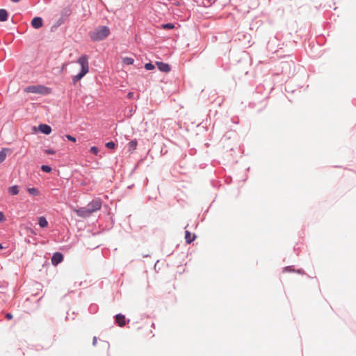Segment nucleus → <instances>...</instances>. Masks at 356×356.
<instances>
[{
    "mask_svg": "<svg viewBox=\"0 0 356 356\" xmlns=\"http://www.w3.org/2000/svg\"><path fill=\"white\" fill-rule=\"evenodd\" d=\"M76 63L79 65L80 70L77 74L72 77V81L74 84H76L89 72L88 56L86 55L81 56L79 58H78Z\"/></svg>",
    "mask_w": 356,
    "mask_h": 356,
    "instance_id": "nucleus-1",
    "label": "nucleus"
},
{
    "mask_svg": "<svg viewBox=\"0 0 356 356\" xmlns=\"http://www.w3.org/2000/svg\"><path fill=\"white\" fill-rule=\"evenodd\" d=\"M110 29L106 26H100L90 33L92 41L99 42L105 40L110 35Z\"/></svg>",
    "mask_w": 356,
    "mask_h": 356,
    "instance_id": "nucleus-2",
    "label": "nucleus"
},
{
    "mask_svg": "<svg viewBox=\"0 0 356 356\" xmlns=\"http://www.w3.org/2000/svg\"><path fill=\"white\" fill-rule=\"evenodd\" d=\"M26 92L47 95L51 92V90L42 86H29L24 89Z\"/></svg>",
    "mask_w": 356,
    "mask_h": 356,
    "instance_id": "nucleus-3",
    "label": "nucleus"
},
{
    "mask_svg": "<svg viewBox=\"0 0 356 356\" xmlns=\"http://www.w3.org/2000/svg\"><path fill=\"white\" fill-rule=\"evenodd\" d=\"M38 129L40 132L45 134V135H49L51 133V127L46 124H40L38 126Z\"/></svg>",
    "mask_w": 356,
    "mask_h": 356,
    "instance_id": "nucleus-4",
    "label": "nucleus"
},
{
    "mask_svg": "<svg viewBox=\"0 0 356 356\" xmlns=\"http://www.w3.org/2000/svg\"><path fill=\"white\" fill-rule=\"evenodd\" d=\"M89 207L90 208L88 209V213L95 211L101 208V202L99 200H95Z\"/></svg>",
    "mask_w": 356,
    "mask_h": 356,
    "instance_id": "nucleus-5",
    "label": "nucleus"
},
{
    "mask_svg": "<svg viewBox=\"0 0 356 356\" xmlns=\"http://www.w3.org/2000/svg\"><path fill=\"white\" fill-rule=\"evenodd\" d=\"M43 22L41 17H35L31 21V26L34 29H40L42 26Z\"/></svg>",
    "mask_w": 356,
    "mask_h": 356,
    "instance_id": "nucleus-6",
    "label": "nucleus"
},
{
    "mask_svg": "<svg viewBox=\"0 0 356 356\" xmlns=\"http://www.w3.org/2000/svg\"><path fill=\"white\" fill-rule=\"evenodd\" d=\"M63 255L60 253L57 252L53 255L51 258V262L54 265H58L63 261Z\"/></svg>",
    "mask_w": 356,
    "mask_h": 356,
    "instance_id": "nucleus-7",
    "label": "nucleus"
},
{
    "mask_svg": "<svg viewBox=\"0 0 356 356\" xmlns=\"http://www.w3.org/2000/svg\"><path fill=\"white\" fill-rule=\"evenodd\" d=\"M156 65L161 72H168L170 70V65L167 63L157 62Z\"/></svg>",
    "mask_w": 356,
    "mask_h": 356,
    "instance_id": "nucleus-8",
    "label": "nucleus"
},
{
    "mask_svg": "<svg viewBox=\"0 0 356 356\" xmlns=\"http://www.w3.org/2000/svg\"><path fill=\"white\" fill-rule=\"evenodd\" d=\"M8 193L12 195H16L19 192V186L17 185L12 186L8 188Z\"/></svg>",
    "mask_w": 356,
    "mask_h": 356,
    "instance_id": "nucleus-9",
    "label": "nucleus"
},
{
    "mask_svg": "<svg viewBox=\"0 0 356 356\" xmlns=\"http://www.w3.org/2000/svg\"><path fill=\"white\" fill-rule=\"evenodd\" d=\"M27 191H28L29 194L31 196H38L40 194L39 190L34 187L28 188Z\"/></svg>",
    "mask_w": 356,
    "mask_h": 356,
    "instance_id": "nucleus-10",
    "label": "nucleus"
},
{
    "mask_svg": "<svg viewBox=\"0 0 356 356\" xmlns=\"http://www.w3.org/2000/svg\"><path fill=\"white\" fill-rule=\"evenodd\" d=\"M8 19V13L5 9H0V22H5Z\"/></svg>",
    "mask_w": 356,
    "mask_h": 356,
    "instance_id": "nucleus-11",
    "label": "nucleus"
},
{
    "mask_svg": "<svg viewBox=\"0 0 356 356\" xmlns=\"http://www.w3.org/2000/svg\"><path fill=\"white\" fill-rule=\"evenodd\" d=\"M116 321L120 326H122L125 324V317L123 315H121V314L117 315Z\"/></svg>",
    "mask_w": 356,
    "mask_h": 356,
    "instance_id": "nucleus-12",
    "label": "nucleus"
},
{
    "mask_svg": "<svg viewBox=\"0 0 356 356\" xmlns=\"http://www.w3.org/2000/svg\"><path fill=\"white\" fill-rule=\"evenodd\" d=\"M38 224L41 227H47L48 226V222L43 216L39 218Z\"/></svg>",
    "mask_w": 356,
    "mask_h": 356,
    "instance_id": "nucleus-13",
    "label": "nucleus"
},
{
    "mask_svg": "<svg viewBox=\"0 0 356 356\" xmlns=\"http://www.w3.org/2000/svg\"><path fill=\"white\" fill-rule=\"evenodd\" d=\"M195 238V235H192L188 231H186L185 238L188 243H191Z\"/></svg>",
    "mask_w": 356,
    "mask_h": 356,
    "instance_id": "nucleus-14",
    "label": "nucleus"
},
{
    "mask_svg": "<svg viewBox=\"0 0 356 356\" xmlns=\"http://www.w3.org/2000/svg\"><path fill=\"white\" fill-rule=\"evenodd\" d=\"M137 147V141L136 140H133L130 141L128 144V148L130 152H133L136 149Z\"/></svg>",
    "mask_w": 356,
    "mask_h": 356,
    "instance_id": "nucleus-15",
    "label": "nucleus"
},
{
    "mask_svg": "<svg viewBox=\"0 0 356 356\" xmlns=\"http://www.w3.org/2000/svg\"><path fill=\"white\" fill-rule=\"evenodd\" d=\"M6 158V152L5 149L0 151V163H1Z\"/></svg>",
    "mask_w": 356,
    "mask_h": 356,
    "instance_id": "nucleus-16",
    "label": "nucleus"
},
{
    "mask_svg": "<svg viewBox=\"0 0 356 356\" xmlns=\"http://www.w3.org/2000/svg\"><path fill=\"white\" fill-rule=\"evenodd\" d=\"M123 62L127 65H131L134 63V59L129 57L124 58Z\"/></svg>",
    "mask_w": 356,
    "mask_h": 356,
    "instance_id": "nucleus-17",
    "label": "nucleus"
},
{
    "mask_svg": "<svg viewBox=\"0 0 356 356\" xmlns=\"http://www.w3.org/2000/svg\"><path fill=\"white\" fill-rule=\"evenodd\" d=\"M41 169L43 172H50L51 171V168L49 165H43L41 167Z\"/></svg>",
    "mask_w": 356,
    "mask_h": 356,
    "instance_id": "nucleus-18",
    "label": "nucleus"
},
{
    "mask_svg": "<svg viewBox=\"0 0 356 356\" xmlns=\"http://www.w3.org/2000/svg\"><path fill=\"white\" fill-rule=\"evenodd\" d=\"M90 152L94 154H97L99 152V149L97 147L93 146L90 148Z\"/></svg>",
    "mask_w": 356,
    "mask_h": 356,
    "instance_id": "nucleus-19",
    "label": "nucleus"
},
{
    "mask_svg": "<svg viewBox=\"0 0 356 356\" xmlns=\"http://www.w3.org/2000/svg\"><path fill=\"white\" fill-rule=\"evenodd\" d=\"M56 151L53 149H47L44 150V153L47 154H56Z\"/></svg>",
    "mask_w": 356,
    "mask_h": 356,
    "instance_id": "nucleus-20",
    "label": "nucleus"
},
{
    "mask_svg": "<svg viewBox=\"0 0 356 356\" xmlns=\"http://www.w3.org/2000/svg\"><path fill=\"white\" fill-rule=\"evenodd\" d=\"M106 147H108L109 149H113V148H115V143L111 141V142H108L106 144Z\"/></svg>",
    "mask_w": 356,
    "mask_h": 356,
    "instance_id": "nucleus-21",
    "label": "nucleus"
},
{
    "mask_svg": "<svg viewBox=\"0 0 356 356\" xmlns=\"http://www.w3.org/2000/svg\"><path fill=\"white\" fill-rule=\"evenodd\" d=\"M145 67L147 70H152L154 68V65L152 63H147L145 64Z\"/></svg>",
    "mask_w": 356,
    "mask_h": 356,
    "instance_id": "nucleus-22",
    "label": "nucleus"
},
{
    "mask_svg": "<svg viewBox=\"0 0 356 356\" xmlns=\"http://www.w3.org/2000/svg\"><path fill=\"white\" fill-rule=\"evenodd\" d=\"M6 220V218L4 215V213L1 211H0V223L4 222Z\"/></svg>",
    "mask_w": 356,
    "mask_h": 356,
    "instance_id": "nucleus-23",
    "label": "nucleus"
},
{
    "mask_svg": "<svg viewBox=\"0 0 356 356\" xmlns=\"http://www.w3.org/2000/svg\"><path fill=\"white\" fill-rule=\"evenodd\" d=\"M65 137L70 141L75 143L76 138L71 135H66Z\"/></svg>",
    "mask_w": 356,
    "mask_h": 356,
    "instance_id": "nucleus-24",
    "label": "nucleus"
},
{
    "mask_svg": "<svg viewBox=\"0 0 356 356\" xmlns=\"http://www.w3.org/2000/svg\"><path fill=\"white\" fill-rule=\"evenodd\" d=\"M163 28L165 29H172L174 28V25L172 24H166L165 25H163Z\"/></svg>",
    "mask_w": 356,
    "mask_h": 356,
    "instance_id": "nucleus-25",
    "label": "nucleus"
},
{
    "mask_svg": "<svg viewBox=\"0 0 356 356\" xmlns=\"http://www.w3.org/2000/svg\"><path fill=\"white\" fill-rule=\"evenodd\" d=\"M76 213H78V215H79V216H84V215H85V213H88V211H83V210H82V209L77 210V211H76Z\"/></svg>",
    "mask_w": 356,
    "mask_h": 356,
    "instance_id": "nucleus-26",
    "label": "nucleus"
},
{
    "mask_svg": "<svg viewBox=\"0 0 356 356\" xmlns=\"http://www.w3.org/2000/svg\"><path fill=\"white\" fill-rule=\"evenodd\" d=\"M32 131H33V133H34V134H36V133L39 132L38 127H33L32 128Z\"/></svg>",
    "mask_w": 356,
    "mask_h": 356,
    "instance_id": "nucleus-27",
    "label": "nucleus"
},
{
    "mask_svg": "<svg viewBox=\"0 0 356 356\" xmlns=\"http://www.w3.org/2000/svg\"><path fill=\"white\" fill-rule=\"evenodd\" d=\"M127 97H128L129 99L133 98V97H134V92H129L128 93V95H127Z\"/></svg>",
    "mask_w": 356,
    "mask_h": 356,
    "instance_id": "nucleus-28",
    "label": "nucleus"
},
{
    "mask_svg": "<svg viewBox=\"0 0 356 356\" xmlns=\"http://www.w3.org/2000/svg\"><path fill=\"white\" fill-rule=\"evenodd\" d=\"M6 317L8 319H11L13 318V316L10 314H7Z\"/></svg>",
    "mask_w": 356,
    "mask_h": 356,
    "instance_id": "nucleus-29",
    "label": "nucleus"
},
{
    "mask_svg": "<svg viewBox=\"0 0 356 356\" xmlns=\"http://www.w3.org/2000/svg\"><path fill=\"white\" fill-rule=\"evenodd\" d=\"M97 342V338L96 337H94L93 339V344L95 345Z\"/></svg>",
    "mask_w": 356,
    "mask_h": 356,
    "instance_id": "nucleus-30",
    "label": "nucleus"
},
{
    "mask_svg": "<svg viewBox=\"0 0 356 356\" xmlns=\"http://www.w3.org/2000/svg\"><path fill=\"white\" fill-rule=\"evenodd\" d=\"M12 1H14V2H18V1H19L20 0H12Z\"/></svg>",
    "mask_w": 356,
    "mask_h": 356,
    "instance_id": "nucleus-31",
    "label": "nucleus"
},
{
    "mask_svg": "<svg viewBox=\"0 0 356 356\" xmlns=\"http://www.w3.org/2000/svg\"><path fill=\"white\" fill-rule=\"evenodd\" d=\"M3 248V246L1 244H0V249H2Z\"/></svg>",
    "mask_w": 356,
    "mask_h": 356,
    "instance_id": "nucleus-32",
    "label": "nucleus"
}]
</instances>
